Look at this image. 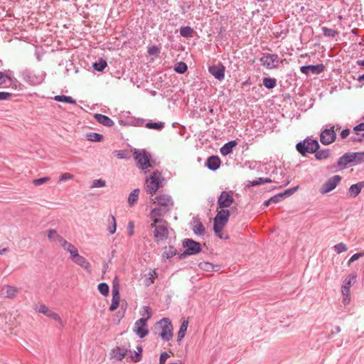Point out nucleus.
Returning <instances> with one entry per match:
<instances>
[{"label": "nucleus", "mask_w": 364, "mask_h": 364, "mask_svg": "<svg viewBox=\"0 0 364 364\" xmlns=\"http://www.w3.org/2000/svg\"><path fill=\"white\" fill-rule=\"evenodd\" d=\"M154 203L157 204L158 207L153 208L149 214L151 220L155 223H159L160 217L164 216L173 207L174 202L171 196L167 194H161L156 196L153 199Z\"/></svg>", "instance_id": "obj_1"}, {"label": "nucleus", "mask_w": 364, "mask_h": 364, "mask_svg": "<svg viewBox=\"0 0 364 364\" xmlns=\"http://www.w3.org/2000/svg\"><path fill=\"white\" fill-rule=\"evenodd\" d=\"M364 162V151L347 152L342 155L338 160V166L346 168L348 165L355 166Z\"/></svg>", "instance_id": "obj_2"}, {"label": "nucleus", "mask_w": 364, "mask_h": 364, "mask_svg": "<svg viewBox=\"0 0 364 364\" xmlns=\"http://www.w3.org/2000/svg\"><path fill=\"white\" fill-rule=\"evenodd\" d=\"M182 245L185 248V250L178 255L179 259H183L187 256L197 255L202 250L200 243L193 239H184L182 241Z\"/></svg>", "instance_id": "obj_3"}, {"label": "nucleus", "mask_w": 364, "mask_h": 364, "mask_svg": "<svg viewBox=\"0 0 364 364\" xmlns=\"http://www.w3.org/2000/svg\"><path fill=\"white\" fill-rule=\"evenodd\" d=\"M319 147V144L316 139H312L309 137L298 142L296 145L297 151L302 156H306L307 154L315 153Z\"/></svg>", "instance_id": "obj_4"}, {"label": "nucleus", "mask_w": 364, "mask_h": 364, "mask_svg": "<svg viewBox=\"0 0 364 364\" xmlns=\"http://www.w3.org/2000/svg\"><path fill=\"white\" fill-rule=\"evenodd\" d=\"M230 213L228 209H221L216 214L213 220V230L217 235L220 238L222 236L220 232L224 228V226L228 223Z\"/></svg>", "instance_id": "obj_5"}, {"label": "nucleus", "mask_w": 364, "mask_h": 364, "mask_svg": "<svg viewBox=\"0 0 364 364\" xmlns=\"http://www.w3.org/2000/svg\"><path fill=\"white\" fill-rule=\"evenodd\" d=\"M164 180L161 173L158 170L154 171L149 179L146 180L145 190L151 196L156 193L160 187V184Z\"/></svg>", "instance_id": "obj_6"}, {"label": "nucleus", "mask_w": 364, "mask_h": 364, "mask_svg": "<svg viewBox=\"0 0 364 364\" xmlns=\"http://www.w3.org/2000/svg\"><path fill=\"white\" fill-rule=\"evenodd\" d=\"M144 309L147 313V317L138 319L134 323V332L140 338H143L149 333V330L146 328L147 321L151 316L150 309L147 306H144Z\"/></svg>", "instance_id": "obj_7"}, {"label": "nucleus", "mask_w": 364, "mask_h": 364, "mask_svg": "<svg viewBox=\"0 0 364 364\" xmlns=\"http://www.w3.org/2000/svg\"><path fill=\"white\" fill-rule=\"evenodd\" d=\"M159 223L162 224L157 225L158 223H155L154 222L151 224V228H154V240L157 244L161 241L166 240L168 236L167 222L161 220V222Z\"/></svg>", "instance_id": "obj_8"}, {"label": "nucleus", "mask_w": 364, "mask_h": 364, "mask_svg": "<svg viewBox=\"0 0 364 364\" xmlns=\"http://www.w3.org/2000/svg\"><path fill=\"white\" fill-rule=\"evenodd\" d=\"M156 325L161 329L159 336L164 341H169L173 338V326L168 318H163Z\"/></svg>", "instance_id": "obj_9"}, {"label": "nucleus", "mask_w": 364, "mask_h": 364, "mask_svg": "<svg viewBox=\"0 0 364 364\" xmlns=\"http://www.w3.org/2000/svg\"><path fill=\"white\" fill-rule=\"evenodd\" d=\"M133 156L137 164V166L141 170H145L149 167H153L151 160L144 149H134Z\"/></svg>", "instance_id": "obj_10"}, {"label": "nucleus", "mask_w": 364, "mask_h": 364, "mask_svg": "<svg viewBox=\"0 0 364 364\" xmlns=\"http://www.w3.org/2000/svg\"><path fill=\"white\" fill-rule=\"evenodd\" d=\"M259 62L264 67L270 70L277 68L279 63H282V60H279L277 54L263 53Z\"/></svg>", "instance_id": "obj_11"}, {"label": "nucleus", "mask_w": 364, "mask_h": 364, "mask_svg": "<svg viewBox=\"0 0 364 364\" xmlns=\"http://www.w3.org/2000/svg\"><path fill=\"white\" fill-rule=\"evenodd\" d=\"M328 127H330L323 129L320 134V141L323 145H329L336 139L335 126L328 125Z\"/></svg>", "instance_id": "obj_12"}, {"label": "nucleus", "mask_w": 364, "mask_h": 364, "mask_svg": "<svg viewBox=\"0 0 364 364\" xmlns=\"http://www.w3.org/2000/svg\"><path fill=\"white\" fill-rule=\"evenodd\" d=\"M342 178L339 175H336L328 178L321 187L320 193L326 194L336 188Z\"/></svg>", "instance_id": "obj_13"}, {"label": "nucleus", "mask_w": 364, "mask_h": 364, "mask_svg": "<svg viewBox=\"0 0 364 364\" xmlns=\"http://www.w3.org/2000/svg\"><path fill=\"white\" fill-rule=\"evenodd\" d=\"M234 202V198L230 192L223 191L218 198V205L220 208H229Z\"/></svg>", "instance_id": "obj_14"}, {"label": "nucleus", "mask_w": 364, "mask_h": 364, "mask_svg": "<svg viewBox=\"0 0 364 364\" xmlns=\"http://www.w3.org/2000/svg\"><path fill=\"white\" fill-rule=\"evenodd\" d=\"M23 79L31 85H36L41 83L43 77L36 75L33 71L29 69H25L21 72Z\"/></svg>", "instance_id": "obj_15"}, {"label": "nucleus", "mask_w": 364, "mask_h": 364, "mask_svg": "<svg viewBox=\"0 0 364 364\" xmlns=\"http://www.w3.org/2000/svg\"><path fill=\"white\" fill-rule=\"evenodd\" d=\"M324 65L322 63L317 64V65H303L300 67V71L305 74L308 75L310 73L313 74H320L324 70Z\"/></svg>", "instance_id": "obj_16"}, {"label": "nucleus", "mask_w": 364, "mask_h": 364, "mask_svg": "<svg viewBox=\"0 0 364 364\" xmlns=\"http://www.w3.org/2000/svg\"><path fill=\"white\" fill-rule=\"evenodd\" d=\"M209 73L218 80H223L225 77V68L223 64L212 65L208 68Z\"/></svg>", "instance_id": "obj_17"}, {"label": "nucleus", "mask_w": 364, "mask_h": 364, "mask_svg": "<svg viewBox=\"0 0 364 364\" xmlns=\"http://www.w3.org/2000/svg\"><path fill=\"white\" fill-rule=\"evenodd\" d=\"M191 225V229L195 235L200 236L205 234V227L198 218H193Z\"/></svg>", "instance_id": "obj_18"}, {"label": "nucleus", "mask_w": 364, "mask_h": 364, "mask_svg": "<svg viewBox=\"0 0 364 364\" xmlns=\"http://www.w3.org/2000/svg\"><path fill=\"white\" fill-rule=\"evenodd\" d=\"M355 278L356 275L350 274L345 279L341 289L343 296H350V288Z\"/></svg>", "instance_id": "obj_19"}, {"label": "nucleus", "mask_w": 364, "mask_h": 364, "mask_svg": "<svg viewBox=\"0 0 364 364\" xmlns=\"http://www.w3.org/2000/svg\"><path fill=\"white\" fill-rule=\"evenodd\" d=\"M127 350L124 347L117 346L113 348L110 352V357L117 360H122L127 355Z\"/></svg>", "instance_id": "obj_20"}, {"label": "nucleus", "mask_w": 364, "mask_h": 364, "mask_svg": "<svg viewBox=\"0 0 364 364\" xmlns=\"http://www.w3.org/2000/svg\"><path fill=\"white\" fill-rule=\"evenodd\" d=\"M221 161L218 156H211L206 161V166L211 171H216L219 168Z\"/></svg>", "instance_id": "obj_21"}, {"label": "nucleus", "mask_w": 364, "mask_h": 364, "mask_svg": "<svg viewBox=\"0 0 364 364\" xmlns=\"http://www.w3.org/2000/svg\"><path fill=\"white\" fill-rule=\"evenodd\" d=\"M94 117L99 123L104 126L112 127L114 124V121L106 115L102 114H95Z\"/></svg>", "instance_id": "obj_22"}, {"label": "nucleus", "mask_w": 364, "mask_h": 364, "mask_svg": "<svg viewBox=\"0 0 364 364\" xmlns=\"http://www.w3.org/2000/svg\"><path fill=\"white\" fill-rule=\"evenodd\" d=\"M237 143L235 140H231L225 143L220 149V154L223 156H227L232 153L234 147L237 146Z\"/></svg>", "instance_id": "obj_23"}, {"label": "nucleus", "mask_w": 364, "mask_h": 364, "mask_svg": "<svg viewBox=\"0 0 364 364\" xmlns=\"http://www.w3.org/2000/svg\"><path fill=\"white\" fill-rule=\"evenodd\" d=\"M73 262L86 269L88 272H91L90 264L84 257L79 255Z\"/></svg>", "instance_id": "obj_24"}, {"label": "nucleus", "mask_w": 364, "mask_h": 364, "mask_svg": "<svg viewBox=\"0 0 364 364\" xmlns=\"http://www.w3.org/2000/svg\"><path fill=\"white\" fill-rule=\"evenodd\" d=\"M273 181H274L272 180L269 178H262V177H260V178H257V179L253 180V181H248L247 182V185L246 186L247 187H252V186H259V185H261V184L264 183H272Z\"/></svg>", "instance_id": "obj_25"}, {"label": "nucleus", "mask_w": 364, "mask_h": 364, "mask_svg": "<svg viewBox=\"0 0 364 364\" xmlns=\"http://www.w3.org/2000/svg\"><path fill=\"white\" fill-rule=\"evenodd\" d=\"M177 255V250L174 246L169 245L168 247H165L164 251L163 252V257L166 259H171L173 256Z\"/></svg>", "instance_id": "obj_26"}, {"label": "nucleus", "mask_w": 364, "mask_h": 364, "mask_svg": "<svg viewBox=\"0 0 364 364\" xmlns=\"http://www.w3.org/2000/svg\"><path fill=\"white\" fill-rule=\"evenodd\" d=\"M139 189L136 188L132 191L128 196V203L130 206H133L138 200L139 196Z\"/></svg>", "instance_id": "obj_27"}, {"label": "nucleus", "mask_w": 364, "mask_h": 364, "mask_svg": "<svg viewBox=\"0 0 364 364\" xmlns=\"http://www.w3.org/2000/svg\"><path fill=\"white\" fill-rule=\"evenodd\" d=\"M188 325V320H183L181 324L180 329L178 332V341H181L185 336L187 328Z\"/></svg>", "instance_id": "obj_28"}, {"label": "nucleus", "mask_w": 364, "mask_h": 364, "mask_svg": "<svg viewBox=\"0 0 364 364\" xmlns=\"http://www.w3.org/2000/svg\"><path fill=\"white\" fill-rule=\"evenodd\" d=\"M108 227L107 230L109 232V234L113 235L116 232L117 229V223L116 219L113 215H109V219H108Z\"/></svg>", "instance_id": "obj_29"}, {"label": "nucleus", "mask_w": 364, "mask_h": 364, "mask_svg": "<svg viewBox=\"0 0 364 364\" xmlns=\"http://www.w3.org/2000/svg\"><path fill=\"white\" fill-rule=\"evenodd\" d=\"M331 155L330 150L328 149H324L322 150H317L315 152V157L318 160H323L328 158Z\"/></svg>", "instance_id": "obj_30"}, {"label": "nucleus", "mask_w": 364, "mask_h": 364, "mask_svg": "<svg viewBox=\"0 0 364 364\" xmlns=\"http://www.w3.org/2000/svg\"><path fill=\"white\" fill-rule=\"evenodd\" d=\"M53 100L56 102H66L69 104L75 105L76 101L70 96L65 95H56L53 97Z\"/></svg>", "instance_id": "obj_31"}, {"label": "nucleus", "mask_w": 364, "mask_h": 364, "mask_svg": "<svg viewBox=\"0 0 364 364\" xmlns=\"http://www.w3.org/2000/svg\"><path fill=\"white\" fill-rule=\"evenodd\" d=\"M362 188L358 183L353 184L350 186L348 189V193L350 194V196L352 198H355L357 196L359 195L360 193Z\"/></svg>", "instance_id": "obj_32"}, {"label": "nucleus", "mask_w": 364, "mask_h": 364, "mask_svg": "<svg viewBox=\"0 0 364 364\" xmlns=\"http://www.w3.org/2000/svg\"><path fill=\"white\" fill-rule=\"evenodd\" d=\"M143 347L141 345L136 346V350L134 352V355H131L130 358L134 363H138L141 360L142 358Z\"/></svg>", "instance_id": "obj_33"}, {"label": "nucleus", "mask_w": 364, "mask_h": 364, "mask_svg": "<svg viewBox=\"0 0 364 364\" xmlns=\"http://www.w3.org/2000/svg\"><path fill=\"white\" fill-rule=\"evenodd\" d=\"M194 30L191 26H183L180 28V34L184 38H191L193 36Z\"/></svg>", "instance_id": "obj_34"}, {"label": "nucleus", "mask_w": 364, "mask_h": 364, "mask_svg": "<svg viewBox=\"0 0 364 364\" xmlns=\"http://www.w3.org/2000/svg\"><path fill=\"white\" fill-rule=\"evenodd\" d=\"M86 138L90 141L100 142L102 141L103 135L96 132H90L87 134Z\"/></svg>", "instance_id": "obj_35"}, {"label": "nucleus", "mask_w": 364, "mask_h": 364, "mask_svg": "<svg viewBox=\"0 0 364 364\" xmlns=\"http://www.w3.org/2000/svg\"><path fill=\"white\" fill-rule=\"evenodd\" d=\"M107 66V63L105 60L100 58L98 61L93 63L94 70L102 72Z\"/></svg>", "instance_id": "obj_36"}, {"label": "nucleus", "mask_w": 364, "mask_h": 364, "mask_svg": "<svg viewBox=\"0 0 364 364\" xmlns=\"http://www.w3.org/2000/svg\"><path fill=\"white\" fill-rule=\"evenodd\" d=\"M263 85L267 89H272L276 87L277 80L272 77H264Z\"/></svg>", "instance_id": "obj_37"}, {"label": "nucleus", "mask_w": 364, "mask_h": 364, "mask_svg": "<svg viewBox=\"0 0 364 364\" xmlns=\"http://www.w3.org/2000/svg\"><path fill=\"white\" fill-rule=\"evenodd\" d=\"M5 288V294L7 298H14L18 292V289L14 286L6 285Z\"/></svg>", "instance_id": "obj_38"}, {"label": "nucleus", "mask_w": 364, "mask_h": 364, "mask_svg": "<svg viewBox=\"0 0 364 364\" xmlns=\"http://www.w3.org/2000/svg\"><path fill=\"white\" fill-rule=\"evenodd\" d=\"M59 242L63 248L68 252H70L75 247L65 240L63 237H59Z\"/></svg>", "instance_id": "obj_39"}, {"label": "nucleus", "mask_w": 364, "mask_h": 364, "mask_svg": "<svg viewBox=\"0 0 364 364\" xmlns=\"http://www.w3.org/2000/svg\"><path fill=\"white\" fill-rule=\"evenodd\" d=\"M59 242L63 248L68 252H70L75 247L65 240L63 237H59Z\"/></svg>", "instance_id": "obj_40"}, {"label": "nucleus", "mask_w": 364, "mask_h": 364, "mask_svg": "<svg viewBox=\"0 0 364 364\" xmlns=\"http://www.w3.org/2000/svg\"><path fill=\"white\" fill-rule=\"evenodd\" d=\"M188 70V66L184 62H178L174 66V70L179 74L184 73Z\"/></svg>", "instance_id": "obj_41"}, {"label": "nucleus", "mask_w": 364, "mask_h": 364, "mask_svg": "<svg viewBox=\"0 0 364 364\" xmlns=\"http://www.w3.org/2000/svg\"><path fill=\"white\" fill-rule=\"evenodd\" d=\"M321 30L323 36L326 37L334 38L338 34L336 30L327 27H322Z\"/></svg>", "instance_id": "obj_42"}, {"label": "nucleus", "mask_w": 364, "mask_h": 364, "mask_svg": "<svg viewBox=\"0 0 364 364\" xmlns=\"http://www.w3.org/2000/svg\"><path fill=\"white\" fill-rule=\"evenodd\" d=\"M114 154L118 158L122 159H129L131 156L127 150H117L114 151Z\"/></svg>", "instance_id": "obj_43"}, {"label": "nucleus", "mask_w": 364, "mask_h": 364, "mask_svg": "<svg viewBox=\"0 0 364 364\" xmlns=\"http://www.w3.org/2000/svg\"><path fill=\"white\" fill-rule=\"evenodd\" d=\"M145 127L149 129L161 130L164 127V122H147Z\"/></svg>", "instance_id": "obj_44"}, {"label": "nucleus", "mask_w": 364, "mask_h": 364, "mask_svg": "<svg viewBox=\"0 0 364 364\" xmlns=\"http://www.w3.org/2000/svg\"><path fill=\"white\" fill-rule=\"evenodd\" d=\"M198 267L200 269L207 272H212L214 270V265L212 263L208 262H200Z\"/></svg>", "instance_id": "obj_45"}, {"label": "nucleus", "mask_w": 364, "mask_h": 364, "mask_svg": "<svg viewBox=\"0 0 364 364\" xmlns=\"http://www.w3.org/2000/svg\"><path fill=\"white\" fill-rule=\"evenodd\" d=\"M97 289H98V291H100V293L101 294H102L103 296L108 295L109 288L107 283L102 282V283L99 284Z\"/></svg>", "instance_id": "obj_46"}, {"label": "nucleus", "mask_w": 364, "mask_h": 364, "mask_svg": "<svg viewBox=\"0 0 364 364\" xmlns=\"http://www.w3.org/2000/svg\"><path fill=\"white\" fill-rule=\"evenodd\" d=\"M334 250L338 253L341 254L342 252H346L348 248L343 242H340L333 246Z\"/></svg>", "instance_id": "obj_47"}, {"label": "nucleus", "mask_w": 364, "mask_h": 364, "mask_svg": "<svg viewBox=\"0 0 364 364\" xmlns=\"http://www.w3.org/2000/svg\"><path fill=\"white\" fill-rule=\"evenodd\" d=\"M48 237L49 240H56L59 242V237H63L60 235L55 230L50 229L48 230Z\"/></svg>", "instance_id": "obj_48"}, {"label": "nucleus", "mask_w": 364, "mask_h": 364, "mask_svg": "<svg viewBox=\"0 0 364 364\" xmlns=\"http://www.w3.org/2000/svg\"><path fill=\"white\" fill-rule=\"evenodd\" d=\"M47 316L51 319L58 321L61 326H63V321L60 316L57 313L50 311Z\"/></svg>", "instance_id": "obj_49"}, {"label": "nucleus", "mask_w": 364, "mask_h": 364, "mask_svg": "<svg viewBox=\"0 0 364 364\" xmlns=\"http://www.w3.org/2000/svg\"><path fill=\"white\" fill-rule=\"evenodd\" d=\"M6 80L12 82V78L4 72L0 71V85L6 82Z\"/></svg>", "instance_id": "obj_50"}, {"label": "nucleus", "mask_w": 364, "mask_h": 364, "mask_svg": "<svg viewBox=\"0 0 364 364\" xmlns=\"http://www.w3.org/2000/svg\"><path fill=\"white\" fill-rule=\"evenodd\" d=\"M155 274H156V270H153L149 273V278L145 280L146 286L149 287L154 282Z\"/></svg>", "instance_id": "obj_51"}, {"label": "nucleus", "mask_w": 364, "mask_h": 364, "mask_svg": "<svg viewBox=\"0 0 364 364\" xmlns=\"http://www.w3.org/2000/svg\"><path fill=\"white\" fill-rule=\"evenodd\" d=\"M105 186V181L102 179H97L92 181V188H101Z\"/></svg>", "instance_id": "obj_52"}, {"label": "nucleus", "mask_w": 364, "mask_h": 364, "mask_svg": "<svg viewBox=\"0 0 364 364\" xmlns=\"http://www.w3.org/2000/svg\"><path fill=\"white\" fill-rule=\"evenodd\" d=\"M298 188H299V186H295V187H293V188H289V189L284 191L283 193H282L283 195V197L284 196H289L292 195L298 190Z\"/></svg>", "instance_id": "obj_53"}, {"label": "nucleus", "mask_w": 364, "mask_h": 364, "mask_svg": "<svg viewBox=\"0 0 364 364\" xmlns=\"http://www.w3.org/2000/svg\"><path fill=\"white\" fill-rule=\"evenodd\" d=\"M170 357L169 354L166 352H163L160 355L159 364H165L166 360Z\"/></svg>", "instance_id": "obj_54"}, {"label": "nucleus", "mask_w": 364, "mask_h": 364, "mask_svg": "<svg viewBox=\"0 0 364 364\" xmlns=\"http://www.w3.org/2000/svg\"><path fill=\"white\" fill-rule=\"evenodd\" d=\"M48 180H49L48 177H43V178H40L33 180V183L35 186H41L43 183H44L45 182L48 181Z\"/></svg>", "instance_id": "obj_55"}, {"label": "nucleus", "mask_w": 364, "mask_h": 364, "mask_svg": "<svg viewBox=\"0 0 364 364\" xmlns=\"http://www.w3.org/2000/svg\"><path fill=\"white\" fill-rule=\"evenodd\" d=\"M283 198V195L282 193H279L272 197L270 198V200L272 201L274 203H277L282 200Z\"/></svg>", "instance_id": "obj_56"}, {"label": "nucleus", "mask_w": 364, "mask_h": 364, "mask_svg": "<svg viewBox=\"0 0 364 364\" xmlns=\"http://www.w3.org/2000/svg\"><path fill=\"white\" fill-rule=\"evenodd\" d=\"M38 311L39 313H42V314H43L47 316L50 310H49L48 307L46 305L42 304L38 309Z\"/></svg>", "instance_id": "obj_57"}, {"label": "nucleus", "mask_w": 364, "mask_h": 364, "mask_svg": "<svg viewBox=\"0 0 364 364\" xmlns=\"http://www.w3.org/2000/svg\"><path fill=\"white\" fill-rule=\"evenodd\" d=\"M363 253L359 252L355 253L353 255H352L348 261L349 263L354 262L355 261L358 260L360 257L363 256Z\"/></svg>", "instance_id": "obj_58"}, {"label": "nucleus", "mask_w": 364, "mask_h": 364, "mask_svg": "<svg viewBox=\"0 0 364 364\" xmlns=\"http://www.w3.org/2000/svg\"><path fill=\"white\" fill-rule=\"evenodd\" d=\"M112 293V298L120 299L119 289L117 285H113Z\"/></svg>", "instance_id": "obj_59"}, {"label": "nucleus", "mask_w": 364, "mask_h": 364, "mask_svg": "<svg viewBox=\"0 0 364 364\" xmlns=\"http://www.w3.org/2000/svg\"><path fill=\"white\" fill-rule=\"evenodd\" d=\"M73 176L69 173H63L59 178L60 181L72 179Z\"/></svg>", "instance_id": "obj_60"}, {"label": "nucleus", "mask_w": 364, "mask_h": 364, "mask_svg": "<svg viewBox=\"0 0 364 364\" xmlns=\"http://www.w3.org/2000/svg\"><path fill=\"white\" fill-rule=\"evenodd\" d=\"M11 96V93L8 92H0V101L5 100Z\"/></svg>", "instance_id": "obj_61"}, {"label": "nucleus", "mask_w": 364, "mask_h": 364, "mask_svg": "<svg viewBox=\"0 0 364 364\" xmlns=\"http://www.w3.org/2000/svg\"><path fill=\"white\" fill-rule=\"evenodd\" d=\"M70 253V259L71 260L73 261V259H76V257L77 256H79V253H78V250L75 247L74 248Z\"/></svg>", "instance_id": "obj_62"}, {"label": "nucleus", "mask_w": 364, "mask_h": 364, "mask_svg": "<svg viewBox=\"0 0 364 364\" xmlns=\"http://www.w3.org/2000/svg\"><path fill=\"white\" fill-rule=\"evenodd\" d=\"M134 234V222L130 221L128 223V235L132 236Z\"/></svg>", "instance_id": "obj_63"}, {"label": "nucleus", "mask_w": 364, "mask_h": 364, "mask_svg": "<svg viewBox=\"0 0 364 364\" xmlns=\"http://www.w3.org/2000/svg\"><path fill=\"white\" fill-rule=\"evenodd\" d=\"M350 133V130L349 129H345L341 132V139H346L347 138Z\"/></svg>", "instance_id": "obj_64"}]
</instances>
